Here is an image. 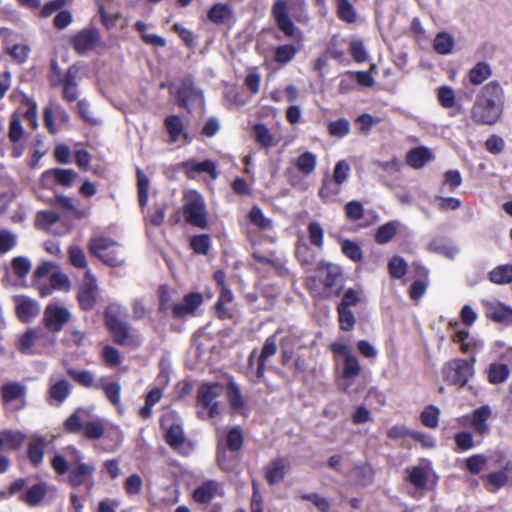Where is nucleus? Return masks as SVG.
Returning a JSON list of instances; mask_svg holds the SVG:
<instances>
[{
  "label": "nucleus",
  "instance_id": "obj_50",
  "mask_svg": "<svg viewBox=\"0 0 512 512\" xmlns=\"http://www.w3.org/2000/svg\"><path fill=\"white\" fill-rule=\"evenodd\" d=\"M351 125L348 119L339 118L329 121L327 124V132L331 137L338 139L344 138L350 133Z\"/></svg>",
  "mask_w": 512,
  "mask_h": 512
},
{
  "label": "nucleus",
  "instance_id": "obj_7",
  "mask_svg": "<svg viewBox=\"0 0 512 512\" xmlns=\"http://www.w3.org/2000/svg\"><path fill=\"white\" fill-rule=\"evenodd\" d=\"M29 484V478H18L13 481L9 487L7 496H13L19 492H22L18 500L27 504L30 507H35L45 498L47 494V485L44 482H38L31 486Z\"/></svg>",
  "mask_w": 512,
  "mask_h": 512
},
{
  "label": "nucleus",
  "instance_id": "obj_49",
  "mask_svg": "<svg viewBox=\"0 0 512 512\" xmlns=\"http://www.w3.org/2000/svg\"><path fill=\"white\" fill-rule=\"evenodd\" d=\"M316 164V155L310 151L300 154L295 163L297 170L304 175L313 173L316 168Z\"/></svg>",
  "mask_w": 512,
  "mask_h": 512
},
{
  "label": "nucleus",
  "instance_id": "obj_62",
  "mask_svg": "<svg viewBox=\"0 0 512 512\" xmlns=\"http://www.w3.org/2000/svg\"><path fill=\"white\" fill-rule=\"evenodd\" d=\"M440 410L434 405H428L420 414L421 423L428 428L434 429L439 424Z\"/></svg>",
  "mask_w": 512,
  "mask_h": 512
},
{
  "label": "nucleus",
  "instance_id": "obj_51",
  "mask_svg": "<svg viewBox=\"0 0 512 512\" xmlns=\"http://www.w3.org/2000/svg\"><path fill=\"white\" fill-rule=\"evenodd\" d=\"M451 340L460 345V351L463 354L469 353L476 347L475 340L470 337L469 331L465 329L455 331L451 336Z\"/></svg>",
  "mask_w": 512,
  "mask_h": 512
},
{
  "label": "nucleus",
  "instance_id": "obj_47",
  "mask_svg": "<svg viewBox=\"0 0 512 512\" xmlns=\"http://www.w3.org/2000/svg\"><path fill=\"white\" fill-rule=\"evenodd\" d=\"M22 103L27 106V109L25 112L20 114L21 117H23L28 122L32 130H36L38 128V112L36 101L27 95H23Z\"/></svg>",
  "mask_w": 512,
  "mask_h": 512
},
{
  "label": "nucleus",
  "instance_id": "obj_39",
  "mask_svg": "<svg viewBox=\"0 0 512 512\" xmlns=\"http://www.w3.org/2000/svg\"><path fill=\"white\" fill-rule=\"evenodd\" d=\"M487 490L490 492H496L499 489L505 487L512 481V472H506L505 470H498L491 472L485 476Z\"/></svg>",
  "mask_w": 512,
  "mask_h": 512
},
{
  "label": "nucleus",
  "instance_id": "obj_55",
  "mask_svg": "<svg viewBox=\"0 0 512 512\" xmlns=\"http://www.w3.org/2000/svg\"><path fill=\"white\" fill-rule=\"evenodd\" d=\"M341 251L348 259L355 263L363 261L362 248L359 244L350 239H344L341 241Z\"/></svg>",
  "mask_w": 512,
  "mask_h": 512
},
{
  "label": "nucleus",
  "instance_id": "obj_31",
  "mask_svg": "<svg viewBox=\"0 0 512 512\" xmlns=\"http://www.w3.org/2000/svg\"><path fill=\"white\" fill-rule=\"evenodd\" d=\"M207 18L215 25H225L232 21L233 10L227 3H215L208 10Z\"/></svg>",
  "mask_w": 512,
  "mask_h": 512
},
{
  "label": "nucleus",
  "instance_id": "obj_11",
  "mask_svg": "<svg viewBox=\"0 0 512 512\" xmlns=\"http://www.w3.org/2000/svg\"><path fill=\"white\" fill-rule=\"evenodd\" d=\"M361 302L360 292L354 288H348L336 307L339 328L342 331L350 332L356 324V317L352 311Z\"/></svg>",
  "mask_w": 512,
  "mask_h": 512
},
{
  "label": "nucleus",
  "instance_id": "obj_40",
  "mask_svg": "<svg viewBox=\"0 0 512 512\" xmlns=\"http://www.w3.org/2000/svg\"><path fill=\"white\" fill-rule=\"evenodd\" d=\"M105 377H101L99 381V389H101L107 400L115 407L121 406V385L119 382H105Z\"/></svg>",
  "mask_w": 512,
  "mask_h": 512
},
{
  "label": "nucleus",
  "instance_id": "obj_30",
  "mask_svg": "<svg viewBox=\"0 0 512 512\" xmlns=\"http://www.w3.org/2000/svg\"><path fill=\"white\" fill-rule=\"evenodd\" d=\"M25 440V433L19 430L4 429L0 432V450L18 451Z\"/></svg>",
  "mask_w": 512,
  "mask_h": 512
},
{
  "label": "nucleus",
  "instance_id": "obj_41",
  "mask_svg": "<svg viewBox=\"0 0 512 512\" xmlns=\"http://www.w3.org/2000/svg\"><path fill=\"white\" fill-rule=\"evenodd\" d=\"M510 376V369L507 364L493 362L487 369V379L493 385L504 383Z\"/></svg>",
  "mask_w": 512,
  "mask_h": 512
},
{
  "label": "nucleus",
  "instance_id": "obj_48",
  "mask_svg": "<svg viewBox=\"0 0 512 512\" xmlns=\"http://www.w3.org/2000/svg\"><path fill=\"white\" fill-rule=\"evenodd\" d=\"M134 28L140 34L141 40L145 44L155 47H164L166 45V40L162 36L156 34H148L146 32L147 25L143 21L135 22Z\"/></svg>",
  "mask_w": 512,
  "mask_h": 512
},
{
  "label": "nucleus",
  "instance_id": "obj_45",
  "mask_svg": "<svg viewBox=\"0 0 512 512\" xmlns=\"http://www.w3.org/2000/svg\"><path fill=\"white\" fill-rule=\"evenodd\" d=\"M407 481L417 489H424L428 481V471L422 466H412L406 469Z\"/></svg>",
  "mask_w": 512,
  "mask_h": 512
},
{
  "label": "nucleus",
  "instance_id": "obj_63",
  "mask_svg": "<svg viewBox=\"0 0 512 512\" xmlns=\"http://www.w3.org/2000/svg\"><path fill=\"white\" fill-rule=\"evenodd\" d=\"M307 232L310 243L321 249L324 245V229L319 222L312 221L307 226Z\"/></svg>",
  "mask_w": 512,
  "mask_h": 512
},
{
  "label": "nucleus",
  "instance_id": "obj_16",
  "mask_svg": "<svg viewBox=\"0 0 512 512\" xmlns=\"http://www.w3.org/2000/svg\"><path fill=\"white\" fill-rule=\"evenodd\" d=\"M77 178L78 174L73 169L51 168L41 174L39 185L48 190H54L57 186L71 188Z\"/></svg>",
  "mask_w": 512,
  "mask_h": 512
},
{
  "label": "nucleus",
  "instance_id": "obj_38",
  "mask_svg": "<svg viewBox=\"0 0 512 512\" xmlns=\"http://www.w3.org/2000/svg\"><path fill=\"white\" fill-rule=\"evenodd\" d=\"M432 158L431 151L424 146L412 148L406 155V163L414 168H422Z\"/></svg>",
  "mask_w": 512,
  "mask_h": 512
},
{
  "label": "nucleus",
  "instance_id": "obj_44",
  "mask_svg": "<svg viewBox=\"0 0 512 512\" xmlns=\"http://www.w3.org/2000/svg\"><path fill=\"white\" fill-rule=\"evenodd\" d=\"M299 48L294 44H281L274 49L273 60L279 65L291 62L297 55Z\"/></svg>",
  "mask_w": 512,
  "mask_h": 512
},
{
  "label": "nucleus",
  "instance_id": "obj_25",
  "mask_svg": "<svg viewBox=\"0 0 512 512\" xmlns=\"http://www.w3.org/2000/svg\"><path fill=\"white\" fill-rule=\"evenodd\" d=\"M45 338L47 335L41 328H29L19 336L17 348L22 354L33 355L35 354L34 346Z\"/></svg>",
  "mask_w": 512,
  "mask_h": 512
},
{
  "label": "nucleus",
  "instance_id": "obj_24",
  "mask_svg": "<svg viewBox=\"0 0 512 512\" xmlns=\"http://www.w3.org/2000/svg\"><path fill=\"white\" fill-rule=\"evenodd\" d=\"M179 169L182 170L189 179H193L197 174L201 173L208 174L212 179H216L218 176L216 164L211 159H206L202 162L189 159L181 162Z\"/></svg>",
  "mask_w": 512,
  "mask_h": 512
},
{
  "label": "nucleus",
  "instance_id": "obj_33",
  "mask_svg": "<svg viewBox=\"0 0 512 512\" xmlns=\"http://www.w3.org/2000/svg\"><path fill=\"white\" fill-rule=\"evenodd\" d=\"M46 439L44 436L34 437L27 447V458L33 467H39L44 459Z\"/></svg>",
  "mask_w": 512,
  "mask_h": 512
},
{
  "label": "nucleus",
  "instance_id": "obj_35",
  "mask_svg": "<svg viewBox=\"0 0 512 512\" xmlns=\"http://www.w3.org/2000/svg\"><path fill=\"white\" fill-rule=\"evenodd\" d=\"M358 0H335L336 14L339 20L353 24L357 21L358 15L354 4Z\"/></svg>",
  "mask_w": 512,
  "mask_h": 512
},
{
  "label": "nucleus",
  "instance_id": "obj_58",
  "mask_svg": "<svg viewBox=\"0 0 512 512\" xmlns=\"http://www.w3.org/2000/svg\"><path fill=\"white\" fill-rule=\"evenodd\" d=\"M397 233V227L393 222H387L380 227L375 232L374 241L383 245L390 242Z\"/></svg>",
  "mask_w": 512,
  "mask_h": 512
},
{
  "label": "nucleus",
  "instance_id": "obj_2",
  "mask_svg": "<svg viewBox=\"0 0 512 512\" xmlns=\"http://www.w3.org/2000/svg\"><path fill=\"white\" fill-rule=\"evenodd\" d=\"M83 412L82 408H77L69 417L64 421V429L68 433L82 434L87 440H98L101 438H110L114 440V447L119 446L121 443V432L116 428L112 432H106L105 424L103 420L97 419L93 421L82 422L80 413Z\"/></svg>",
  "mask_w": 512,
  "mask_h": 512
},
{
  "label": "nucleus",
  "instance_id": "obj_57",
  "mask_svg": "<svg viewBox=\"0 0 512 512\" xmlns=\"http://www.w3.org/2000/svg\"><path fill=\"white\" fill-rule=\"evenodd\" d=\"M454 47V39L447 32H440L436 35L433 48L434 50L441 55L449 54Z\"/></svg>",
  "mask_w": 512,
  "mask_h": 512
},
{
  "label": "nucleus",
  "instance_id": "obj_23",
  "mask_svg": "<svg viewBox=\"0 0 512 512\" xmlns=\"http://www.w3.org/2000/svg\"><path fill=\"white\" fill-rule=\"evenodd\" d=\"M291 468L287 457H277L268 462L263 468V475L270 486L282 482Z\"/></svg>",
  "mask_w": 512,
  "mask_h": 512
},
{
  "label": "nucleus",
  "instance_id": "obj_18",
  "mask_svg": "<svg viewBox=\"0 0 512 512\" xmlns=\"http://www.w3.org/2000/svg\"><path fill=\"white\" fill-rule=\"evenodd\" d=\"M81 65L74 63L70 65L63 75V80L59 87L62 88L61 97L66 103H72L78 100L79 81L81 79Z\"/></svg>",
  "mask_w": 512,
  "mask_h": 512
},
{
  "label": "nucleus",
  "instance_id": "obj_1",
  "mask_svg": "<svg viewBox=\"0 0 512 512\" xmlns=\"http://www.w3.org/2000/svg\"><path fill=\"white\" fill-rule=\"evenodd\" d=\"M504 90L496 80L488 82L477 94L471 108V119L475 124L492 126L504 110Z\"/></svg>",
  "mask_w": 512,
  "mask_h": 512
},
{
  "label": "nucleus",
  "instance_id": "obj_32",
  "mask_svg": "<svg viewBox=\"0 0 512 512\" xmlns=\"http://www.w3.org/2000/svg\"><path fill=\"white\" fill-rule=\"evenodd\" d=\"M71 385L66 379H60L52 383L48 389L49 404L61 405L71 394Z\"/></svg>",
  "mask_w": 512,
  "mask_h": 512
},
{
  "label": "nucleus",
  "instance_id": "obj_28",
  "mask_svg": "<svg viewBox=\"0 0 512 512\" xmlns=\"http://www.w3.org/2000/svg\"><path fill=\"white\" fill-rule=\"evenodd\" d=\"M166 132L169 136V143H175L180 138L189 141V134L185 129L182 118L179 115H168L163 121Z\"/></svg>",
  "mask_w": 512,
  "mask_h": 512
},
{
  "label": "nucleus",
  "instance_id": "obj_9",
  "mask_svg": "<svg viewBox=\"0 0 512 512\" xmlns=\"http://www.w3.org/2000/svg\"><path fill=\"white\" fill-rule=\"evenodd\" d=\"M68 43L78 55H86L104 47L99 29L93 26L85 27L70 35Z\"/></svg>",
  "mask_w": 512,
  "mask_h": 512
},
{
  "label": "nucleus",
  "instance_id": "obj_52",
  "mask_svg": "<svg viewBox=\"0 0 512 512\" xmlns=\"http://www.w3.org/2000/svg\"><path fill=\"white\" fill-rule=\"evenodd\" d=\"M227 399L232 410L239 412L244 408V399L241 390L233 381L227 384Z\"/></svg>",
  "mask_w": 512,
  "mask_h": 512
},
{
  "label": "nucleus",
  "instance_id": "obj_6",
  "mask_svg": "<svg viewBox=\"0 0 512 512\" xmlns=\"http://www.w3.org/2000/svg\"><path fill=\"white\" fill-rule=\"evenodd\" d=\"M474 362L475 358H472V363L462 358L449 360L441 368L443 381L459 388L466 386L474 375Z\"/></svg>",
  "mask_w": 512,
  "mask_h": 512
},
{
  "label": "nucleus",
  "instance_id": "obj_29",
  "mask_svg": "<svg viewBox=\"0 0 512 512\" xmlns=\"http://www.w3.org/2000/svg\"><path fill=\"white\" fill-rule=\"evenodd\" d=\"M277 341L276 334H273L266 338L261 353L257 360V368H256V377L258 382L264 379L265 371H266V361L268 358L274 356L277 353Z\"/></svg>",
  "mask_w": 512,
  "mask_h": 512
},
{
  "label": "nucleus",
  "instance_id": "obj_8",
  "mask_svg": "<svg viewBox=\"0 0 512 512\" xmlns=\"http://www.w3.org/2000/svg\"><path fill=\"white\" fill-rule=\"evenodd\" d=\"M331 353L336 356H343V362L340 371V378L347 382V386L360 376L362 366L358 358L352 353L350 348L342 342H333L329 346Z\"/></svg>",
  "mask_w": 512,
  "mask_h": 512
},
{
  "label": "nucleus",
  "instance_id": "obj_3",
  "mask_svg": "<svg viewBox=\"0 0 512 512\" xmlns=\"http://www.w3.org/2000/svg\"><path fill=\"white\" fill-rule=\"evenodd\" d=\"M104 324L109 331L112 341L119 346L136 349L141 346L142 340L131 325L120 316L117 305H109L104 311Z\"/></svg>",
  "mask_w": 512,
  "mask_h": 512
},
{
  "label": "nucleus",
  "instance_id": "obj_60",
  "mask_svg": "<svg viewBox=\"0 0 512 512\" xmlns=\"http://www.w3.org/2000/svg\"><path fill=\"white\" fill-rule=\"evenodd\" d=\"M247 217L253 225L261 230L269 229L272 226L271 220L264 215L262 209L257 205L252 206Z\"/></svg>",
  "mask_w": 512,
  "mask_h": 512
},
{
  "label": "nucleus",
  "instance_id": "obj_43",
  "mask_svg": "<svg viewBox=\"0 0 512 512\" xmlns=\"http://www.w3.org/2000/svg\"><path fill=\"white\" fill-rule=\"evenodd\" d=\"M492 75L491 67L484 61L477 62L468 73V78L471 84L478 86L481 85Z\"/></svg>",
  "mask_w": 512,
  "mask_h": 512
},
{
  "label": "nucleus",
  "instance_id": "obj_64",
  "mask_svg": "<svg viewBox=\"0 0 512 512\" xmlns=\"http://www.w3.org/2000/svg\"><path fill=\"white\" fill-rule=\"evenodd\" d=\"M489 459L493 467L506 472H512V460L508 458L507 454L502 450L493 451Z\"/></svg>",
  "mask_w": 512,
  "mask_h": 512
},
{
  "label": "nucleus",
  "instance_id": "obj_4",
  "mask_svg": "<svg viewBox=\"0 0 512 512\" xmlns=\"http://www.w3.org/2000/svg\"><path fill=\"white\" fill-rule=\"evenodd\" d=\"M87 249L90 255L106 266L121 267L125 263L121 245L104 233L93 234L88 240Z\"/></svg>",
  "mask_w": 512,
  "mask_h": 512
},
{
  "label": "nucleus",
  "instance_id": "obj_10",
  "mask_svg": "<svg viewBox=\"0 0 512 512\" xmlns=\"http://www.w3.org/2000/svg\"><path fill=\"white\" fill-rule=\"evenodd\" d=\"M183 215L188 224L202 229L207 227L208 220L205 201L203 196L196 190H191L186 194Z\"/></svg>",
  "mask_w": 512,
  "mask_h": 512
},
{
  "label": "nucleus",
  "instance_id": "obj_14",
  "mask_svg": "<svg viewBox=\"0 0 512 512\" xmlns=\"http://www.w3.org/2000/svg\"><path fill=\"white\" fill-rule=\"evenodd\" d=\"M99 298V287L96 276L90 269L84 274L76 295L78 305L82 311L89 312L93 310Z\"/></svg>",
  "mask_w": 512,
  "mask_h": 512
},
{
  "label": "nucleus",
  "instance_id": "obj_59",
  "mask_svg": "<svg viewBox=\"0 0 512 512\" xmlns=\"http://www.w3.org/2000/svg\"><path fill=\"white\" fill-rule=\"evenodd\" d=\"M388 272L389 275L394 279H401L403 278L407 273L408 264L404 260V258L400 256H393L388 261Z\"/></svg>",
  "mask_w": 512,
  "mask_h": 512
},
{
  "label": "nucleus",
  "instance_id": "obj_12",
  "mask_svg": "<svg viewBox=\"0 0 512 512\" xmlns=\"http://www.w3.org/2000/svg\"><path fill=\"white\" fill-rule=\"evenodd\" d=\"M271 15L276 27L285 37L290 39H302V32L294 24L289 14L286 0H275L271 8Z\"/></svg>",
  "mask_w": 512,
  "mask_h": 512
},
{
  "label": "nucleus",
  "instance_id": "obj_37",
  "mask_svg": "<svg viewBox=\"0 0 512 512\" xmlns=\"http://www.w3.org/2000/svg\"><path fill=\"white\" fill-rule=\"evenodd\" d=\"M486 316L496 323H504L512 320V307L502 303H489Z\"/></svg>",
  "mask_w": 512,
  "mask_h": 512
},
{
  "label": "nucleus",
  "instance_id": "obj_22",
  "mask_svg": "<svg viewBox=\"0 0 512 512\" xmlns=\"http://www.w3.org/2000/svg\"><path fill=\"white\" fill-rule=\"evenodd\" d=\"M204 298L200 292H189L184 295L182 302L172 305V317L174 319H184L188 316H194L199 307L203 304Z\"/></svg>",
  "mask_w": 512,
  "mask_h": 512
},
{
  "label": "nucleus",
  "instance_id": "obj_17",
  "mask_svg": "<svg viewBox=\"0 0 512 512\" xmlns=\"http://www.w3.org/2000/svg\"><path fill=\"white\" fill-rule=\"evenodd\" d=\"M222 385L218 382L202 384L197 391V405L208 410L213 419L220 414L219 403L215 399L221 394Z\"/></svg>",
  "mask_w": 512,
  "mask_h": 512
},
{
  "label": "nucleus",
  "instance_id": "obj_54",
  "mask_svg": "<svg viewBox=\"0 0 512 512\" xmlns=\"http://www.w3.org/2000/svg\"><path fill=\"white\" fill-rule=\"evenodd\" d=\"M255 139L263 148H270L276 145L274 136L265 124L258 123L253 127Z\"/></svg>",
  "mask_w": 512,
  "mask_h": 512
},
{
  "label": "nucleus",
  "instance_id": "obj_46",
  "mask_svg": "<svg viewBox=\"0 0 512 512\" xmlns=\"http://www.w3.org/2000/svg\"><path fill=\"white\" fill-rule=\"evenodd\" d=\"M136 175H137L138 202H139L140 208L142 210H144L148 203L150 181H149V178L140 169H137Z\"/></svg>",
  "mask_w": 512,
  "mask_h": 512
},
{
  "label": "nucleus",
  "instance_id": "obj_21",
  "mask_svg": "<svg viewBox=\"0 0 512 512\" xmlns=\"http://www.w3.org/2000/svg\"><path fill=\"white\" fill-rule=\"evenodd\" d=\"M24 134L25 131L21 123V115L19 111L16 110L10 115L8 129V139L12 143L10 155L14 159L20 158L25 152V144L20 143Z\"/></svg>",
  "mask_w": 512,
  "mask_h": 512
},
{
  "label": "nucleus",
  "instance_id": "obj_42",
  "mask_svg": "<svg viewBox=\"0 0 512 512\" xmlns=\"http://www.w3.org/2000/svg\"><path fill=\"white\" fill-rule=\"evenodd\" d=\"M488 279L490 282L497 285L512 283V264L496 266L488 273Z\"/></svg>",
  "mask_w": 512,
  "mask_h": 512
},
{
  "label": "nucleus",
  "instance_id": "obj_27",
  "mask_svg": "<svg viewBox=\"0 0 512 512\" xmlns=\"http://www.w3.org/2000/svg\"><path fill=\"white\" fill-rule=\"evenodd\" d=\"M492 410L488 405L480 406L470 414V424L476 435L486 436L490 432L488 420L491 418Z\"/></svg>",
  "mask_w": 512,
  "mask_h": 512
},
{
  "label": "nucleus",
  "instance_id": "obj_34",
  "mask_svg": "<svg viewBox=\"0 0 512 512\" xmlns=\"http://www.w3.org/2000/svg\"><path fill=\"white\" fill-rule=\"evenodd\" d=\"M66 374L79 386L86 389H99V382L96 381L94 373L89 370H77L67 368Z\"/></svg>",
  "mask_w": 512,
  "mask_h": 512
},
{
  "label": "nucleus",
  "instance_id": "obj_61",
  "mask_svg": "<svg viewBox=\"0 0 512 512\" xmlns=\"http://www.w3.org/2000/svg\"><path fill=\"white\" fill-rule=\"evenodd\" d=\"M244 444V436L240 427H233L228 430L226 435V445L229 451L237 452L241 450Z\"/></svg>",
  "mask_w": 512,
  "mask_h": 512
},
{
  "label": "nucleus",
  "instance_id": "obj_19",
  "mask_svg": "<svg viewBox=\"0 0 512 512\" xmlns=\"http://www.w3.org/2000/svg\"><path fill=\"white\" fill-rule=\"evenodd\" d=\"M71 319V313L65 306L50 303L44 309L43 324L52 333L60 332Z\"/></svg>",
  "mask_w": 512,
  "mask_h": 512
},
{
  "label": "nucleus",
  "instance_id": "obj_20",
  "mask_svg": "<svg viewBox=\"0 0 512 512\" xmlns=\"http://www.w3.org/2000/svg\"><path fill=\"white\" fill-rule=\"evenodd\" d=\"M317 271L322 284L334 295L339 296L342 291L343 273L338 265L320 262Z\"/></svg>",
  "mask_w": 512,
  "mask_h": 512
},
{
  "label": "nucleus",
  "instance_id": "obj_5",
  "mask_svg": "<svg viewBox=\"0 0 512 512\" xmlns=\"http://www.w3.org/2000/svg\"><path fill=\"white\" fill-rule=\"evenodd\" d=\"M159 423L165 431L164 440L173 451L185 457L193 452L194 445L186 438L182 420L175 411L162 415Z\"/></svg>",
  "mask_w": 512,
  "mask_h": 512
},
{
  "label": "nucleus",
  "instance_id": "obj_26",
  "mask_svg": "<svg viewBox=\"0 0 512 512\" xmlns=\"http://www.w3.org/2000/svg\"><path fill=\"white\" fill-rule=\"evenodd\" d=\"M16 304L15 313L22 323H29L39 314V307L36 301L25 295H16L14 297Z\"/></svg>",
  "mask_w": 512,
  "mask_h": 512
},
{
  "label": "nucleus",
  "instance_id": "obj_53",
  "mask_svg": "<svg viewBox=\"0 0 512 512\" xmlns=\"http://www.w3.org/2000/svg\"><path fill=\"white\" fill-rule=\"evenodd\" d=\"M455 448L457 453L465 452L476 447L473 433L469 431H460L454 435Z\"/></svg>",
  "mask_w": 512,
  "mask_h": 512
},
{
  "label": "nucleus",
  "instance_id": "obj_13",
  "mask_svg": "<svg viewBox=\"0 0 512 512\" xmlns=\"http://www.w3.org/2000/svg\"><path fill=\"white\" fill-rule=\"evenodd\" d=\"M73 451L75 453V462L70 464L67 475L69 485L74 488L93 485V476L96 471L95 465L91 462H83L82 454L76 448H73Z\"/></svg>",
  "mask_w": 512,
  "mask_h": 512
},
{
  "label": "nucleus",
  "instance_id": "obj_56",
  "mask_svg": "<svg viewBox=\"0 0 512 512\" xmlns=\"http://www.w3.org/2000/svg\"><path fill=\"white\" fill-rule=\"evenodd\" d=\"M190 248L195 254L207 255L211 248V237L208 234H198L190 238Z\"/></svg>",
  "mask_w": 512,
  "mask_h": 512
},
{
  "label": "nucleus",
  "instance_id": "obj_15",
  "mask_svg": "<svg viewBox=\"0 0 512 512\" xmlns=\"http://www.w3.org/2000/svg\"><path fill=\"white\" fill-rule=\"evenodd\" d=\"M2 405L11 412L23 410L26 405V386L17 381H8L0 388Z\"/></svg>",
  "mask_w": 512,
  "mask_h": 512
},
{
  "label": "nucleus",
  "instance_id": "obj_36",
  "mask_svg": "<svg viewBox=\"0 0 512 512\" xmlns=\"http://www.w3.org/2000/svg\"><path fill=\"white\" fill-rule=\"evenodd\" d=\"M217 491L218 483L214 480H207L194 490L193 499L199 504H207L215 497Z\"/></svg>",
  "mask_w": 512,
  "mask_h": 512
}]
</instances>
